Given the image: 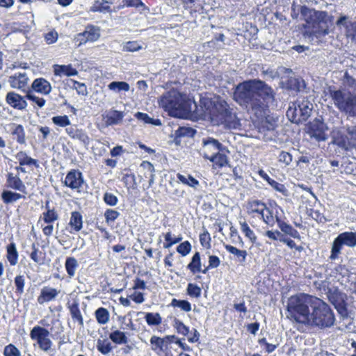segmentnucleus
<instances>
[{
	"instance_id": "nucleus-1",
	"label": "nucleus",
	"mask_w": 356,
	"mask_h": 356,
	"mask_svg": "<svg viewBox=\"0 0 356 356\" xmlns=\"http://www.w3.org/2000/svg\"><path fill=\"white\" fill-rule=\"evenodd\" d=\"M286 315L291 321L321 328L331 327L335 321L334 314L326 303L305 293L288 299Z\"/></svg>"
},
{
	"instance_id": "nucleus-2",
	"label": "nucleus",
	"mask_w": 356,
	"mask_h": 356,
	"mask_svg": "<svg viewBox=\"0 0 356 356\" xmlns=\"http://www.w3.org/2000/svg\"><path fill=\"white\" fill-rule=\"evenodd\" d=\"M234 99L251 114L262 116L266 104L275 100L273 89L260 79H250L238 83L234 92Z\"/></svg>"
},
{
	"instance_id": "nucleus-3",
	"label": "nucleus",
	"mask_w": 356,
	"mask_h": 356,
	"mask_svg": "<svg viewBox=\"0 0 356 356\" xmlns=\"http://www.w3.org/2000/svg\"><path fill=\"white\" fill-rule=\"evenodd\" d=\"M202 112L196 113L209 117L213 125H224L229 129H235L239 124L235 113H233L229 105L224 100L203 97L200 101Z\"/></svg>"
},
{
	"instance_id": "nucleus-4",
	"label": "nucleus",
	"mask_w": 356,
	"mask_h": 356,
	"mask_svg": "<svg viewBox=\"0 0 356 356\" xmlns=\"http://www.w3.org/2000/svg\"><path fill=\"white\" fill-rule=\"evenodd\" d=\"M159 104L169 115L179 118H188L191 113L196 112L197 108L195 102L176 90L163 94Z\"/></svg>"
},
{
	"instance_id": "nucleus-5",
	"label": "nucleus",
	"mask_w": 356,
	"mask_h": 356,
	"mask_svg": "<svg viewBox=\"0 0 356 356\" xmlns=\"http://www.w3.org/2000/svg\"><path fill=\"white\" fill-rule=\"evenodd\" d=\"M298 10H300L301 19L305 22L304 26L310 35L319 38L329 33L333 17L327 12L316 10L307 6L298 8Z\"/></svg>"
},
{
	"instance_id": "nucleus-6",
	"label": "nucleus",
	"mask_w": 356,
	"mask_h": 356,
	"mask_svg": "<svg viewBox=\"0 0 356 356\" xmlns=\"http://www.w3.org/2000/svg\"><path fill=\"white\" fill-rule=\"evenodd\" d=\"M334 106L341 112L356 117V95L346 90H330Z\"/></svg>"
},
{
	"instance_id": "nucleus-7",
	"label": "nucleus",
	"mask_w": 356,
	"mask_h": 356,
	"mask_svg": "<svg viewBox=\"0 0 356 356\" xmlns=\"http://www.w3.org/2000/svg\"><path fill=\"white\" fill-rule=\"evenodd\" d=\"M50 336V332L40 325L34 326L30 331V338L35 342L33 345L44 352H49L53 346Z\"/></svg>"
},
{
	"instance_id": "nucleus-8",
	"label": "nucleus",
	"mask_w": 356,
	"mask_h": 356,
	"mask_svg": "<svg viewBox=\"0 0 356 356\" xmlns=\"http://www.w3.org/2000/svg\"><path fill=\"white\" fill-rule=\"evenodd\" d=\"M343 245L350 248L356 246V232H345L340 234L333 241L330 259L335 260L341 254Z\"/></svg>"
},
{
	"instance_id": "nucleus-9",
	"label": "nucleus",
	"mask_w": 356,
	"mask_h": 356,
	"mask_svg": "<svg viewBox=\"0 0 356 356\" xmlns=\"http://www.w3.org/2000/svg\"><path fill=\"white\" fill-rule=\"evenodd\" d=\"M101 36L100 28L93 25H88L84 31L76 34L74 38V42L80 47L87 42H94Z\"/></svg>"
},
{
	"instance_id": "nucleus-10",
	"label": "nucleus",
	"mask_w": 356,
	"mask_h": 356,
	"mask_svg": "<svg viewBox=\"0 0 356 356\" xmlns=\"http://www.w3.org/2000/svg\"><path fill=\"white\" fill-rule=\"evenodd\" d=\"M219 152H223L228 151L218 140L211 137L203 138L200 153L204 159H209L211 156L219 153Z\"/></svg>"
},
{
	"instance_id": "nucleus-11",
	"label": "nucleus",
	"mask_w": 356,
	"mask_h": 356,
	"mask_svg": "<svg viewBox=\"0 0 356 356\" xmlns=\"http://www.w3.org/2000/svg\"><path fill=\"white\" fill-rule=\"evenodd\" d=\"M336 26L347 38L355 40L356 38V21L350 17L341 15L336 22Z\"/></svg>"
},
{
	"instance_id": "nucleus-12",
	"label": "nucleus",
	"mask_w": 356,
	"mask_h": 356,
	"mask_svg": "<svg viewBox=\"0 0 356 356\" xmlns=\"http://www.w3.org/2000/svg\"><path fill=\"white\" fill-rule=\"evenodd\" d=\"M175 339H176L175 335H167L164 337L153 335L149 340L151 350L159 356L165 346L173 344Z\"/></svg>"
},
{
	"instance_id": "nucleus-13",
	"label": "nucleus",
	"mask_w": 356,
	"mask_h": 356,
	"mask_svg": "<svg viewBox=\"0 0 356 356\" xmlns=\"http://www.w3.org/2000/svg\"><path fill=\"white\" fill-rule=\"evenodd\" d=\"M175 339H176L175 335H167L164 337L153 335L149 340L151 350L159 356L165 346L173 344Z\"/></svg>"
},
{
	"instance_id": "nucleus-14",
	"label": "nucleus",
	"mask_w": 356,
	"mask_h": 356,
	"mask_svg": "<svg viewBox=\"0 0 356 356\" xmlns=\"http://www.w3.org/2000/svg\"><path fill=\"white\" fill-rule=\"evenodd\" d=\"M8 82L12 88L26 91V88L28 86L29 77L26 72H19L10 76Z\"/></svg>"
},
{
	"instance_id": "nucleus-15",
	"label": "nucleus",
	"mask_w": 356,
	"mask_h": 356,
	"mask_svg": "<svg viewBox=\"0 0 356 356\" xmlns=\"http://www.w3.org/2000/svg\"><path fill=\"white\" fill-rule=\"evenodd\" d=\"M83 184L82 174L79 170H72L66 175L64 184L71 189L80 191V188Z\"/></svg>"
},
{
	"instance_id": "nucleus-16",
	"label": "nucleus",
	"mask_w": 356,
	"mask_h": 356,
	"mask_svg": "<svg viewBox=\"0 0 356 356\" xmlns=\"http://www.w3.org/2000/svg\"><path fill=\"white\" fill-rule=\"evenodd\" d=\"M26 96L22 97L15 92H8L6 96V103L12 108L17 110H24L27 107Z\"/></svg>"
},
{
	"instance_id": "nucleus-17",
	"label": "nucleus",
	"mask_w": 356,
	"mask_h": 356,
	"mask_svg": "<svg viewBox=\"0 0 356 356\" xmlns=\"http://www.w3.org/2000/svg\"><path fill=\"white\" fill-rule=\"evenodd\" d=\"M269 104H266V110H265L264 114L262 113V116H259L257 114L252 115L256 118L255 120L257 121L263 128H265L267 130H273L276 127L277 120L268 114Z\"/></svg>"
},
{
	"instance_id": "nucleus-18",
	"label": "nucleus",
	"mask_w": 356,
	"mask_h": 356,
	"mask_svg": "<svg viewBox=\"0 0 356 356\" xmlns=\"http://www.w3.org/2000/svg\"><path fill=\"white\" fill-rule=\"evenodd\" d=\"M6 185L8 188L27 194L26 187L18 174L8 172L6 175Z\"/></svg>"
},
{
	"instance_id": "nucleus-19",
	"label": "nucleus",
	"mask_w": 356,
	"mask_h": 356,
	"mask_svg": "<svg viewBox=\"0 0 356 356\" xmlns=\"http://www.w3.org/2000/svg\"><path fill=\"white\" fill-rule=\"evenodd\" d=\"M59 293L60 291L55 288L44 286L40 291L37 301L40 305H44L46 302L54 300Z\"/></svg>"
},
{
	"instance_id": "nucleus-20",
	"label": "nucleus",
	"mask_w": 356,
	"mask_h": 356,
	"mask_svg": "<svg viewBox=\"0 0 356 356\" xmlns=\"http://www.w3.org/2000/svg\"><path fill=\"white\" fill-rule=\"evenodd\" d=\"M329 299L343 318L348 317V309L341 293H336L330 295Z\"/></svg>"
},
{
	"instance_id": "nucleus-21",
	"label": "nucleus",
	"mask_w": 356,
	"mask_h": 356,
	"mask_svg": "<svg viewBox=\"0 0 356 356\" xmlns=\"http://www.w3.org/2000/svg\"><path fill=\"white\" fill-rule=\"evenodd\" d=\"M31 88L36 92L47 95L51 91L50 83L44 78L35 79L32 84Z\"/></svg>"
},
{
	"instance_id": "nucleus-22",
	"label": "nucleus",
	"mask_w": 356,
	"mask_h": 356,
	"mask_svg": "<svg viewBox=\"0 0 356 356\" xmlns=\"http://www.w3.org/2000/svg\"><path fill=\"white\" fill-rule=\"evenodd\" d=\"M67 308L70 310L71 317L74 322H77L81 327H83V318L79 309L78 301L74 300L72 303L67 304Z\"/></svg>"
},
{
	"instance_id": "nucleus-23",
	"label": "nucleus",
	"mask_w": 356,
	"mask_h": 356,
	"mask_svg": "<svg viewBox=\"0 0 356 356\" xmlns=\"http://www.w3.org/2000/svg\"><path fill=\"white\" fill-rule=\"evenodd\" d=\"M225 248L230 254H233L236 261L243 264L246 260L248 252L244 250H239L231 245H225Z\"/></svg>"
},
{
	"instance_id": "nucleus-24",
	"label": "nucleus",
	"mask_w": 356,
	"mask_h": 356,
	"mask_svg": "<svg viewBox=\"0 0 356 356\" xmlns=\"http://www.w3.org/2000/svg\"><path fill=\"white\" fill-rule=\"evenodd\" d=\"M296 104L302 111V120H307L313 109V104L307 99L303 98L296 101Z\"/></svg>"
},
{
	"instance_id": "nucleus-25",
	"label": "nucleus",
	"mask_w": 356,
	"mask_h": 356,
	"mask_svg": "<svg viewBox=\"0 0 356 356\" xmlns=\"http://www.w3.org/2000/svg\"><path fill=\"white\" fill-rule=\"evenodd\" d=\"M113 3L114 0H97L90 8V11L93 13H104L109 11L111 9V5H112Z\"/></svg>"
},
{
	"instance_id": "nucleus-26",
	"label": "nucleus",
	"mask_w": 356,
	"mask_h": 356,
	"mask_svg": "<svg viewBox=\"0 0 356 356\" xmlns=\"http://www.w3.org/2000/svg\"><path fill=\"white\" fill-rule=\"evenodd\" d=\"M286 115L289 120L295 123H300L305 120H302V111L299 106L296 104V102L293 104V107L290 106L286 111Z\"/></svg>"
},
{
	"instance_id": "nucleus-27",
	"label": "nucleus",
	"mask_w": 356,
	"mask_h": 356,
	"mask_svg": "<svg viewBox=\"0 0 356 356\" xmlns=\"http://www.w3.org/2000/svg\"><path fill=\"white\" fill-rule=\"evenodd\" d=\"M54 74L57 76L65 75L67 76H74L78 74L76 70L73 68L71 65H54Z\"/></svg>"
},
{
	"instance_id": "nucleus-28",
	"label": "nucleus",
	"mask_w": 356,
	"mask_h": 356,
	"mask_svg": "<svg viewBox=\"0 0 356 356\" xmlns=\"http://www.w3.org/2000/svg\"><path fill=\"white\" fill-rule=\"evenodd\" d=\"M276 222H277V225L280 229L282 230V232H283L286 234L291 236L293 238H300V234L296 229H294L291 225L281 220L277 216H276Z\"/></svg>"
},
{
	"instance_id": "nucleus-29",
	"label": "nucleus",
	"mask_w": 356,
	"mask_h": 356,
	"mask_svg": "<svg viewBox=\"0 0 356 356\" xmlns=\"http://www.w3.org/2000/svg\"><path fill=\"white\" fill-rule=\"evenodd\" d=\"M15 158L20 165H35L37 168L39 166L38 161L29 156L25 152H19L15 155Z\"/></svg>"
},
{
	"instance_id": "nucleus-30",
	"label": "nucleus",
	"mask_w": 356,
	"mask_h": 356,
	"mask_svg": "<svg viewBox=\"0 0 356 356\" xmlns=\"http://www.w3.org/2000/svg\"><path fill=\"white\" fill-rule=\"evenodd\" d=\"M69 225L75 232H79L82 229V216L79 211L72 212Z\"/></svg>"
},
{
	"instance_id": "nucleus-31",
	"label": "nucleus",
	"mask_w": 356,
	"mask_h": 356,
	"mask_svg": "<svg viewBox=\"0 0 356 356\" xmlns=\"http://www.w3.org/2000/svg\"><path fill=\"white\" fill-rule=\"evenodd\" d=\"M124 118L123 112L118 111H110L105 117V122L106 125L118 124Z\"/></svg>"
},
{
	"instance_id": "nucleus-32",
	"label": "nucleus",
	"mask_w": 356,
	"mask_h": 356,
	"mask_svg": "<svg viewBox=\"0 0 356 356\" xmlns=\"http://www.w3.org/2000/svg\"><path fill=\"white\" fill-rule=\"evenodd\" d=\"M266 208V204L259 200L249 202L247 207L249 214L258 213L259 216L261 215Z\"/></svg>"
},
{
	"instance_id": "nucleus-33",
	"label": "nucleus",
	"mask_w": 356,
	"mask_h": 356,
	"mask_svg": "<svg viewBox=\"0 0 356 356\" xmlns=\"http://www.w3.org/2000/svg\"><path fill=\"white\" fill-rule=\"evenodd\" d=\"M22 198H25V195L11 191H3L1 193V199L5 204L13 203Z\"/></svg>"
},
{
	"instance_id": "nucleus-34",
	"label": "nucleus",
	"mask_w": 356,
	"mask_h": 356,
	"mask_svg": "<svg viewBox=\"0 0 356 356\" xmlns=\"http://www.w3.org/2000/svg\"><path fill=\"white\" fill-rule=\"evenodd\" d=\"M6 257L11 266H15L18 261V252L15 243H10L7 247Z\"/></svg>"
},
{
	"instance_id": "nucleus-35",
	"label": "nucleus",
	"mask_w": 356,
	"mask_h": 356,
	"mask_svg": "<svg viewBox=\"0 0 356 356\" xmlns=\"http://www.w3.org/2000/svg\"><path fill=\"white\" fill-rule=\"evenodd\" d=\"M177 177L180 182L195 189H197L200 186L199 181L190 175H181L178 173Z\"/></svg>"
},
{
	"instance_id": "nucleus-36",
	"label": "nucleus",
	"mask_w": 356,
	"mask_h": 356,
	"mask_svg": "<svg viewBox=\"0 0 356 356\" xmlns=\"http://www.w3.org/2000/svg\"><path fill=\"white\" fill-rule=\"evenodd\" d=\"M225 152H219L211 156L209 160L219 168H222L228 164V157L225 154Z\"/></svg>"
},
{
	"instance_id": "nucleus-37",
	"label": "nucleus",
	"mask_w": 356,
	"mask_h": 356,
	"mask_svg": "<svg viewBox=\"0 0 356 356\" xmlns=\"http://www.w3.org/2000/svg\"><path fill=\"white\" fill-rule=\"evenodd\" d=\"M201 259L198 252H195L192 257L191 261L188 265V268L193 274L201 271Z\"/></svg>"
},
{
	"instance_id": "nucleus-38",
	"label": "nucleus",
	"mask_w": 356,
	"mask_h": 356,
	"mask_svg": "<svg viewBox=\"0 0 356 356\" xmlns=\"http://www.w3.org/2000/svg\"><path fill=\"white\" fill-rule=\"evenodd\" d=\"M109 338L116 344H126L128 343V338L125 333L120 330L111 332L109 334Z\"/></svg>"
},
{
	"instance_id": "nucleus-39",
	"label": "nucleus",
	"mask_w": 356,
	"mask_h": 356,
	"mask_svg": "<svg viewBox=\"0 0 356 356\" xmlns=\"http://www.w3.org/2000/svg\"><path fill=\"white\" fill-rule=\"evenodd\" d=\"M145 319L149 326H158L162 322V318L159 313L147 312L145 315Z\"/></svg>"
},
{
	"instance_id": "nucleus-40",
	"label": "nucleus",
	"mask_w": 356,
	"mask_h": 356,
	"mask_svg": "<svg viewBox=\"0 0 356 356\" xmlns=\"http://www.w3.org/2000/svg\"><path fill=\"white\" fill-rule=\"evenodd\" d=\"M134 116L138 120L143 121L146 124H152L154 126L161 125V122L159 119L152 118L147 113H144L142 112H137L135 113Z\"/></svg>"
},
{
	"instance_id": "nucleus-41",
	"label": "nucleus",
	"mask_w": 356,
	"mask_h": 356,
	"mask_svg": "<svg viewBox=\"0 0 356 356\" xmlns=\"http://www.w3.org/2000/svg\"><path fill=\"white\" fill-rule=\"evenodd\" d=\"M65 266L69 277H73L78 267L77 260L74 257H67Z\"/></svg>"
},
{
	"instance_id": "nucleus-42",
	"label": "nucleus",
	"mask_w": 356,
	"mask_h": 356,
	"mask_svg": "<svg viewBox=\"0 0 356 356\" xmlns=\"http://www.w3.org/2000/svg\"><path fill=\"white\" fill-rule=\"evenodd\" d=\"M12 134L15 137L17 141L23 144L25 143V133L23 127L21 124H13Z\"/></svg>"
},
{
	"instance_id": "nucleus-43",
	"label": "nucleus",
	"mask_w": 356,
	"mask_h": 356,
	"mask_svg": "<svg viewBox=\"0 0 356 356\" xmlns=\"http://www.w3.org/2000/svg\"><path fill=\"white\" fill-rule=\"evenodd\" d=\"M95 317L99 324L104 325L109 321V312L104 307H100L95 311Z\"/></svg>"
},
{
	"instance_id": "nucleus-44",
	"label": "nucleus",
	"mask_w": 356,
	"mask_h": 356,
	"mask_svg": "<svg viewBox=\"0 0 356 356\" xmlns=\"http://www.w3.org/2000/svg\"><path fill=\"white\" fill-rule=\"evenodd\" d=\"M109 90L115 92L129 90V85L124 81H113L108 85Z\"/></svg>"
},
{
	"instance_id": "nucleus-45",
	"label": "nucleus",
	"mask_w": 356,
	"mask_h": 356,
	"mask_svg": "<svg viewBox=\"0 0 356 356\" xmlns=\"http://www.w3.org/2000/svg\"><path fill=\"white\" fill-rule=\"evenodd\" d=\"M97 350L104 355L108 354L112 350L111 342L107 339H98L97 342Z\"/></svg>"
},
{
	"instance_id": "nucleus-46",
	"label": "nucleus",
	"mask_w": 356,
	"mask_h": 356,
	"mask_svg": "<svg viewBox=\"0 0 356 356\" xmlns=\"http://www.w3.org/2000/svg\"><path fill=\"white\" fill-rule=\"evenodd\" d=\"M241 231L245 234V236L248 237L252 243H255L257 241V236L254 232L250 228L248 223L245 221H240Z\"/></svg>"
},
{
	"instance_id": "nucleus-47",
	"label": "nucleus",
	"mask_w": 356,
	"mask_h": 356,
	"mask_svg": "<svg viewBox=\"0 0 356 356\" xmlns=\"http://www.w3.org/2000/svg\"><path fill=\"white\" fill-rule=\"evenodd\" d=\"M170 305L174 307H179L186 312H188L191 310V303L185 300H177L176 298H173Z\"/></svg>"
},
{
	"instance_id": "nucleus-48",
	"label": "nucleus",
	"mask_w": 356,
	"mask_h": 356,
	"mask_svg": "<svg viewBox=\"0 0 356 356\" xmlns=\"http://www.w3.org/2000/svg\"><path fill=\"white\" fill-rule=\"evenodd\" d=\"M263 221L268 225L273 227L276 222V217L275 218L271 211L266 207L261 215Z\"/></svg>"
},
{
	"instance_id": "nucleus-49",
	"label": "nucleus",
	"mask_w": 356,
	"mask_h": 356,
	"mask_svg": "<svg viewBox=\"0 0 356 356\" xmlns=\"http://www.w3.org/2000/svg\"><path fill=\"white\" fill-rule=\"evenodd\" d=\"M42 252L39 250L38 245L33 243L31 245V252L30 253L31 259L36 264H41L42 262Z\"/></svg>"
},
{
	"instance_id": "nucleus-50",
	"label": "nucleus",
	"mask_w": 356,
	"mask_h": 356,
	"mask_svg": "<svg viewBox=\"0 0 356 356\" xmlns=\"http://www.w3.org/2000/svg\"><path fill=\"white\" fill-rule=\"evenodd\" d=\"M43 220L45 223L50 224L58 219V215L55 209H49L42 213Z\"/></svg>"
},
{
	"instance_id": "nucleus-51",
	"label": "nucleus",
	"mask_w": 356,
	"mask_h": 356,
	"mask_svg": "<svg viewBox=\"0 0 356 356\" xmlns=\"http://www.w3.org/2000/svg\"><path fill=\"white\" fill-rule=\"evenodd\" d=\"M141 49L142 46L136 41H129L122 44V50L124 51L134 52Z\"/></svg>"
},
{
	"instance_id": "nucleus-52",
	"label": "nucleus",
	"mask_w": 356,
	"mask_h": 356,
	"mask_svg": "<svg viewBox=\"0 0 356 356\" xmlns=\"http://www.w3.org/2000/svg\"><path fill=\"white\" fill-rule=\"evenodd\" d=\"M52 122L61 127H65L70 124V120L67 115H57L51 118Z\"/></svg>"
},
{
	"instance_id": "nucleus-53",
	"label": "nucleus",
	"mask_w": 356,
	"mask_h": 356,
	"mask_svg": "<svg viewBox=\"0 0 356 356\" xmlns=\"http://www.w3.org/2000/svg\"><path fill=\"white\" fill-rule=\"evenodd\" d=\"M173 326L177 330L178 333L184 336H186L189 334L188 327L185 325L181 321L178 319H175Z\"/></svg>"
},
{
	"instance_id": "nucleus-54",
	"label": "nucleus",
	"mask_w": 356,
	"mask_h": 356,
	"mask_svg": "<svg viewBox=\"0 0 356 356\" xmlns=\"http://www.w3.org/2000/svg\"><path fill=\"white\" fill-rule=\"evenodd\" d=\"M26 97L28 99L35 103L40 108L43 107L46 102L44 99H43L42 97H37L30 90H27Z\"/></svg>"
},
{
	"instance_id": "nucleus-55",
	"label": "nucleus",
	"mask_w": 356,
	"mask_h": 356,
	"mask_svg": "<svg viewBox=\"0 0 356 356\" xmlns=\"http://www.w3.org/2000/svg\"><path fill=\"white\" fill-rule=\"evenodd\" d=\"M201 288L196 284L189 283L187 286V293L193 298H199L201 296Z\"/></svg>"
},
{
	"instance_id": "nucleus-56",
	"label": "nucleus",
	"mask_w": 356,
	"mask_h": 356,
	"mask_svg": "<svg viewBox=\"0 0 356 356\" xmlns=\"http://www.w3.org/2000/svg\"><path fill=\"white\" fill-rule=\"evenodd\" d=\"M181 239H182L181 236L173 238L171 232H168L165 235V240L167 243L163 245V248H169L172 245L176 244V243H179V241H181Z\"/></svg>"
},
{
	"instance_id": "nucleus-57",
	"label": "nucleus",
	"mask_w": 356,
	"mask_h": 356,
	"mask_svg": "<svg viewBox=\"0 0 356 356\" xmlns=\"http://www.w3.org/2000/svg\"><path fill=\"white\" fill-rule=\"evenodd\" d=\"M191 250V245L188 241L181 243L177 247V251L183 257H185L187 254H188Z\"/></svg>"
},
{
	"instance_id": "nucleus-58",
	"label": "nucleus",
	"mask_w": 356,
	"mask_h": 356,
	"mask_svg": "<svg viewBox=\"0 0 356 356\" xmlns=\"http://www.w3.org/2000/svg\"><path fill=\"white\" fill-rule=\"evenodd\" d=\"M74 139L79 140L85 146H88L90 141V139L89 136H88V134L82 129L78 130Z\"/></svg>"
},
{
	"instance_id": "nucleus-59",
	"label": "nucleus",
	"mask_w": 356,
	"mask_h": 356,
	"mask_svg": "<svg viewBox=\"0 0 356 356\" xmlns=\"http://www.w3.org/2000/svg\"><path fill=\"white\" fill-rule=\"evenodd\" d=\"M3 354L5 356H21L20 351L13 344L5 347Z\"/></svg>"
},
{
	"instance_id": "nucleus-60",
	"label": "nucleus",
	"mask_w": 356,
	"mask_h": 356,
	"mask_svg": "<svg viewBox=\"0 0 356 356\" xmlns=\"http://www.w3.org/2000/svg\"><path fill=\"white\" fill-rule=\"evenodd\" d=\"M25 284V279L23 275H17L15 278V285L16 286V291L20 294L24 292V287Z\"/></svg>"
},
{
	"instance_id": "nucleus-61",
	"label": "nucleus",
	"mask_w": 356,
	"mask_h": 356,
	"mask_svg": "<svg viewBox=\"0 0 356 356\" xmlns=\"http://www.w3.org/2000/svg\"><path fill=\"white\" fill-rule=\"evenodd\" d=\"M119 215L120 213L118 211L113 209H107L104 213V216L107 223L115 221L118 218Z\"/></svg>"
},
{
	"instance_id": "nucleus-62",
	"label": "nucleus",
	"mask_w": 356,
	"mask_h": 356,
	"mask_svg": "<svg viewBox=\"0 0 356 356\" xmlns=\"http://www.w3.org/2000/svg\"><path fill=\"white\" fill-rule=\"evenodd\" d=\"M278 161L289 165L292 161V156L287 152L282 151L278 156Z\"/></svg>"
},
{
	"instance_id": "nucleus-63",
	"label": "nucleus",
	"mask_w": 356,
	"mask_h": 356,
	"mask_svg": "<svg viewBox=\"0 0 356 356\" xmlns=\"http://www.w3.org/2000/svg\"><path fill=\"white\" fill-rule=\"evenodd\" d=\"M104 200L108 205L115 206L118 203V198L112 193H106L104 195Z\"/></svg>"
},
{
	"instance_id": "nucleus-64",
	"label": "nucleus",
	"mask_w": 356,
	"mask_h": 356,
	"mask_svg": "<svg viewBox=\"0 0 356 356\" xmlns=\"http://www.w3.org/2000/svg\"><path fill=\"white\" fill-rule=\"evenodd\" d=\"M44 40L47 44H53L58 40V33L55 31H51L44 35Z\"/></svg>"
}]
</instances>
